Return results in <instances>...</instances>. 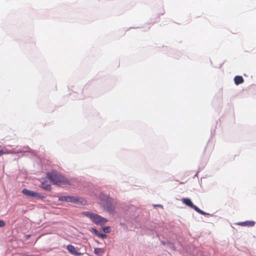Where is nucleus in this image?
Masks as SVG:
<instances>
[{"instance_id": "1", "label": "nucleus", "mask_w": 256, "mask_h": 256, "mask_svg": "<svg viewBox=\"0 0 256 256\" xmlns=\"http://www.w3.org/2000/svg\"><path fill=\"white\" fill-rule=\"evenodd\" d=\"M47 177L54 184L63 185L70 184L68 179L56 171H52L47 174Z\"/></svg>"}, {"instance_id": "2", "label": "nucleus", "mask_w": 256, "mask_h": 256, "mask_svg": "<svg viewBox=\"0 0 256 256\" xmlns=\"http://www.w3.org/2000/svg\"><path fill=\"white\" fill-rule=\"evenodd\" d=\"M82 214V215L90 218L93 222L96 224L102 225L108 222V220L106 218L98 215V214L91 212H84Z\"/></svg>"}, {"instance_id": "3", "label": "nucleus", "mask_w": 256, "mask_h": 256, "mask_svg": "<svg viewBox=\"0 0 256 256\" xmlns=\"http://www.w3.org/2000/svg\"><path fill=\"white\" fill-rule=\"evenodd\" d=\"M182 202L186 205L187 206L190 207V208L194 210L198 213L202 214V215H207L208 214L205 212H204L200 210L198 207L194 205L192 202L191 200L188 198H184L182 200Z\"/></svg>"}, {"instance_id": "4", "label": "nucleus", "mask_w": 256, "mask_h": 256, "mask_svg": "<svg viewBox=\"0 0 256 256\" xmlns=\"http://www.w3.org/2000/svg\"><path fill=\"white\" fill-rule=\"evenodd\" d=\"M59 200L62 202H71L74 204L82 203L83 200L82 198H78L72 196H61L58 198Z\"/></svg>"}, {"instance_id": "5", "label": "nucleus", "mask_w": 256, "mask_h": 256, "mask_svg": "<svg viewBox=\"0 0 256 256\" xmlns=\"http://www.w3.org/2000/svg\"><path fill=\"white\" fill-rule=\"evenodd\" d=\"M22 193L29 197L38 198H44V196H42L40 193L30 190L26 188L23 189L22 190Z\"/></svg>"}, {"instance_id": "6", "label": "nucleus", "mask_w": 256, "mask_h": 256, "mask_svg": "<svg viewBox=\"0 0 256 256\" xmlns=\"http://www.w3.org/2000/svg\"><path fill=\"white\" fill-rule=\"evenodd\" d=\"M66 248L68 250L69 252L71 254H72L76 256H78L80 254L76 250L74 246L72 244L68 245L66 246Z\"/></svg>"}, {"instance_id": "7", "label": "nucleus", "mask_w": 256, "mask_h": 256, "mask_svg": "<svg viewBox=\"0 0 256 256\" xmlns=\"http://www.w3.org/2000/svg\"><path fill=\"white\" fill-rule=\"evenodd\" d=\"M240 226H253L255 224V222L253 220H248L244 222H239L236 224Z\"/></svg>"}, {"instance_id": "8", "label": "nucleus", "mask_w": 256, "mask_h": 256, "mask_svg": "<svg viewBox=\"0 0 256 256\" xmlns=\"http://www.w3.org/2000/svg\"><path fill=\"white\" fill-rule=\"evenodd\" d=\"M105 208L110 213L112 214L114 212L115 205L114 204L108 202L106 204Z\"/></svg>"}, {"instance_id": "9", "label": "nucleus", "mask_w": 256, "mask_h": 256, "mask_svg": "<svg viewBox=\"0 0 256 256\" xmlns=\"http://www.w3.org/2000/svg\"><path fill=\"white\" fill-rule=\"evenodd\" d=\"M244 80L242 76H237L234 78V82L236 85H238L243 83Z\"/></svg>"}, {"instance_id": "10", "label": "nucleus", "mask_w": 256, "mask_h": 256, "mask_svg": "<svg viewBox=\"0 0 256 256\" xmlns=\"http://www.w3.org/2000/svg\"><path fill=\"white\" fill-rule=\"evenodd\" d=\"M41 187L42 188H43L46 190H50L51 189L50 185L46 182H42Z\"/></svg>"}, {"instance_id": "11", "label": "nucleus", "mask_w": 256, "mask_h": 256, "mask_svg": "<svg viewBox=\"0 0 256 256\" xmlns=\"http://www.w3.org/2000/svg\"><path fill=\"white\" fill-rule=\"evenodd\" d=\"M94 252L95 254L98 256H102L104 253L103 249L101 248H95Z\"/></svg>"}, {"instance_id": "12", "label": "nucleus", "mask_w": 256, "mask_h": 256, "mask_svg": "<svg viewBox=\"0 0 256 256\" xmlns=\"http://www.w3.org/2000/svg\"><path fill=\"white\" fill-rule=\"evenodd\" d=\"M110 226H106L103 228V230L106 233H108L110 232Z\"/></svg>"}, {"instance_id": "13", "label": "nucleus", "mask_w": 256, "mask_h": 256, "mask_svg": "<svg viewBox=\"0 0 256 256\" xmlns=\"http://www.w3.org/2000/svg\"><path fill=\"white\" fill-rule=\"evenodd\" d=\"M98 236L102 239H104V238H106L107 236L106 234L100 233L98 235Z\"/></svg>"}, {"instance_id": "14", "label": "nucleus", "mask_w": 256, "mask_h": 256, "mask_svg": "<svg viewBox=\"0 0 256 256\" xmlns=\"http://www.w3.org/2000/svg\"><path fill=\"white\" fill-rule=\"evenodd\" d=\"M6 225L5 222L3 220H0V227H3Z\"/></svg>"}, {"instance_id": "15", "label": "nucleus", "mask_w": 256, "mask_h": 256, "mask_svg": "<svg viewBox=\"0 0 256 256\" xmlns=\"http://www.w3.org/2000/svg\"><path fill=\"white\" fill-rule=\"evenodd\" d=\"M94 234L98 236V235L99 234L100 232H98V230H96V229H94Z\"/></svg>"}, {"instance_id": "16", "label": "nucleus", "mask_w": 256, "mask_h": 256, "mask_svg": "<svg viewBox=\"0 0 256 256\" xmlns=\"http://www.w3.org/2000/svg\"><path fill=\"white\" fill-rule=\"evenodd\" d=\"M169 244H170V245L172 246V248H174V245L170 243V242Z\"/></svg>"}, {"instance_id": "17", "label": "nucleus", "mask_w": 256, "mask_h": 256, "mask_svg": "<svg viewBox=\"0 0 256 256\" xmlns=\"http://www.w3.org/2000/svg\"><path fill=\"white\" fill-rule=\"evenodd\" d=\"M4 154V152L2 150H0V156Z\"/></svg>"}, {"instance_id": "18", "label": "nucleus", "mask_w": 256, "mask_h": 256, "mask_svg": "<svg viewBox=\"0 0 256 256\" xmlns=\"http://www.w3.org/2000/svg\"><path fill=\"white\" fill-rule=\"evenodd\" d=\"M161 242L163 245H165L166 244V242L164 241H162Z\"/></svg>"}, {"instance_id": "19", "label": "nucleus", "mask_w": 256, "mask_h": 256, "mask_svg": "<svg viewBox=\"0 0 256 256\" xmlns=\"http://www.w3.org/2000/svg\"><path fill=\"white\" fill-rule=\"evenodd\" d=\"M30 235L28 236V238H30Z\"/></svg>"}]
</instances>
